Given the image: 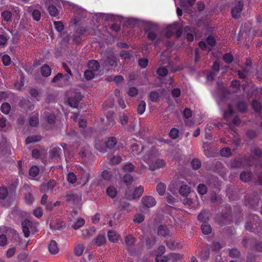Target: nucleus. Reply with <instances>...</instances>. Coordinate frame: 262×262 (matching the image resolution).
I'll use <instances>...</instances> for the list:
<instances>
[{"mask_svg":"<svg viewBox=\"0 0 262 262\" xmlns=\"http://www.w3.org/2000/svg\"><path fill=\"white\" fill-rule=\"evenodd\" d=\"M144 191V187L142 186H139L136 188L132 194L133 199H138L142 195Z\"/></svg>","mask_w":262,"mask_h":262,"instance_id":"27","label":"nucleus"},{"mask_svg":"<svg viewBox=\"0 0 262 262\" xmlns=\"http://www.w3.org/2000/svg\"><path fill=\"white\" fill-rule=\"evenodd\" d=\"M84 77L87 80H90L95 77V72L88 69L84 73Z\"/></svg>","mask_w":262,"mask_h":262,"instance_id":"52","label":"nucleus"},{"mask_svg":"<svg viewBox=\"0 0 262 262\" xmlns=\"http://www.w3.org/2000/svg\"><path fill=\"white\" fill-rule=\"evenodd\" d=\"M251 152L257 158H260L262 156V150L257 147H255L251 149Z\"/></svg>","mask_w":262,"mask_h":262,"instance_id":"51","label":"nucleus"},{"mask_svg":"<svg viewBox=\"0 0 262 262\" xmlns=\"http://www.w3.org/2000/svg\"><path fill=\"white\" fill-rule=\"evenodd\" d=\"M149 98L151 101L156 102L159 100V95L156 91H151L149 94Z\"/></svg>","mask_w":262,"mask_h":262,"instance_id":"36","label":"nucleus"},{"mask_svg":"<svg viewBox=\"0 0 262 262\" xmlns=\"http://www.w3.org/2000/svg\"><path fill=\"white\" fill-rule=\"evenodd\" d=\"M67 180L69 183L73 184L76 182V176L74 173L72 172H69L67 176Z\"/></svg>","mask_w":262,"mask_h":262,"instance_id":"57","label":"nucleus"},{"mask_svg":"<svg viewBox=\"0 0 262 262\" xmlns=\"http://www.w3.org/2000/svg\"><path fill=\"white\" fill-rule=\"evenodd\" d=\"M101 176L104 180L110 181L112 179L113 175L111 171L105 170L102 172Z\"/></svg>","mask_w":262,"mask_h":262,"instance_id":"60","label":"nucleus"},{"mask_svg":"<svg viewBox=\"0 0 262 262\" xmlns=\"http://www.w3.org/2000/svg\"><path fill=\"white\" fill-rule=\"evenodd\" d=\"M229 255L231 257L237 258L239 256L240 252L236 248H232L229 250Z\"/></svg>","mask_w":262,"mask_h":262,"instance_id":"53","label":"nucleus"},{"mask_svg":"<svg viewBox=\"0 0 262 262\" xmlns=\"http://www.w3.org/2000/svg\"><path fill=\"white\" fill-rule=\"evenodd\" d=\"M105 242V237L103 235H99L95 239V243L98 246L103 245Z\"/></svg>","mask_w":262,"mask_h":262,"instance_id":"50","label":"nucleus"},{"mask_svg":"<svg viewBox=\"0 0 262 262\" xmlns=\"http://www.w3.org/2000/svg\"><path fill=\"white\" fill-rule=\"evenodd\" d=\"M210 255V251L209 249H205L201 251L200 257L201 259L202 260H207Z\"/></svg>","mask_w":262,"mask_h":262,"instance_id":"63","label":"nucleus"},{"mask_svg":"<svg viewBox=\"0 0 262 262\" xmlns=\"http://www.w3.org/2000/svg\"><path fill=\"white\" fill-rule=\"evenodd\" d=\"M55 29L58 32H61L64 29V26L61 21H54L53 23Z\"/></svg>","mask_w":262,"mask_h":262,"instance_id":"61","label":"nucleus"},{"mask_svg":"<svg viewBox=\"0 0 262 262\" xmlns=\"http://www.w3.org/2000/svg\"><path fill=\"white\" fill-rule=\"evenodd\" d=\"M48 11L50 15L55 17L58 15L59 11L56 7L53 5H50L48 7Z\"/></svg>","mask_w":262,"mask_h":262,"instance_id":"32","label":"nucleus"},{"mask_svg":"<svg viewBox=\"0 0 262 262\" xmlns=\"http://www.w3.org/2000/svg\"><path fill=\"white\" fill-rule=\"evenodd\" d=\"M174 33V27L172 26L168 27L165 31V36L167 38L171 37Z\"/></svg>","mask_w":262,"mask_h":262,"instance_id":"56","label":"nucleus"},{"mask_svg":"<svg viewBox=\"0 0 262 262\" xmlns=\"http://www.w3.org/2000/svg\"><path fill=\"white\" fill-rule=\"evenodd\" d=\"M66 198L67 202L76 204L81 199V196L77 192L70 191L66 195Z\"/></svg>","mask_w":262,"mask_h":262,"instance_id":"7","label":"nucleus"},{"mask_svg":"<svg viewBox=\"0 0 262 262\" xmlns=\"http://www.w3.org/2000/svg\"><path fill=\"white\" fill-rule=\"evenodd\" d=\"M234 114V111L232 108V106L231 104H228L227 110L225 111L224 113V118L225 119H228V118L232 116Z\"/></svg>","mask_w":262,"mask_h":262,"instance_id":"40","label":"nucleus"},{"mask_svg":"<svg viewBox=\"0 0 262 262\" xmlns=\"http://www.w3.org/2000/svg\"><path fill=\"white\" fill-rule=\"evenodd\" d=\"M2 18L6 22H9L12 20V13L9 10H5L1 13Z\"/></svg>","mask_w":262,"mask_h":262,"instance_id":"25","label":"nucleus"},{"mask_svg":"<svg viewBox=\"0 0 262 262\" xmlns=\"http://www.w3.org/2000/svg\"><path fill=\"white\" fill-rule=\"evenodd\" d=\"M191 165L193 169L198 170L201 166V162L198 159L194 158L191 161Z\"/></svg>","mask_w":262,"mask_h":262,"instance_id":"43","label":"nucleus"},{"mask_svg":"<svg viewBox=\"0 0 262 262\" xmlns=\"http://www.w3.org/2000/svg\"><path fill=\"white\" fill-rule=\"evenodd\" d=\"M244 160L247 162L248 166H251L253 165H254L255 167H258L260 166L262 167V160L258 159L256 160L255 158L252 156H245Z\"/></svg>","mask_w":262,"mask_h":262,"instance_id":"8","label":"nucleus"},{"mask_svg":"<svg viewBox=\"0 0 262 262\" xmlns=\"http://www.w3.org/2000/svg\"><path fill=\"white\" fill-rule=\"evenodd\" d=\"M118 209L120 211L126 210L128 212L130 210L129 204L125 202H122Z\"/></svg>","mask_w":262,"mask_h":262,"instance_id":"55","label":"nucleus"},{"mask_svg":"<svg viewBox=\"0 0 262 262\" xmlns=\"http://www.w3.org/2000/svg\"><path fill=\"white\" fill-rule=\"evenodd\" d=\"M223 59L226 63L230 64L233 61V56L231 53H227L223 55Z\"/></svg>","mask_w":262,"mask_h":262,"instance_id":"47","label":"nucleus"},{"mask_svg":"<svg viewBox=\"0 0 262 262\" xmlns=\"http://www.w3.org/2000/svg\"><path fill=\"white\" fill-rule=\"evenodd\" d=\"M78 176L80 177V181L82 183V185H85L90 179V174L87 172L83 168L80 167L77 169Z\"/></svg>","mask_w":262,"mask_h":262,"instance_id":"9","label":"nucleus"},{"mask_svg":"<svg viewBox=\"0 0 262 262\" xmlns=\"http://www.w3.org/2000/svg\"><path fill=\"white\" fill-rule=\"evenodd\" d=\"M236 108L239 112L244 114L247 111L248 106L244 101H239L237 103Z\"/></svg>","mask_w":262,"mask_h":262,"instance_id":"24","label":"nucleus"},{"mask_svg":"<svg viewBox=\"0 0 262 262\" xmlns=\"http://www.w3.org/2000/svg\"><path fill=\"white\" fill-rule=\"evenodd\" d=\"M85 223V221L82 218H79L77 222L72 225V228L77 230L81 227Z\"/></svg>","mask_w":262,"mask_h":262,"instance_id":"44","label":"nucleus"},{"mask_svg":"<svg viewBox=\"0 0 262 262\" xmlns=\"http://www.w3.org/2000/svg\"><path fill=\"white\" fill-rule=\"evenodd\" d=\"M251 107L254 111L257 113H261L262 111L261 103L256 99H254L251 103Z\"/></svg>","mask_w":262,"mask_h":262,"instance_id":"21","label":"nucleus"},{"mask_svg":"<svg viewBox=\"0 0 262 262\" xmlns=\"http://www.w3.org/2000/svg\"><path fill=\"white\" fill-rule=\"evenodd\" d=\"M87 29L83 27L77 28L73 33L72 37V42L74 44H79L82 40V35L87 32Z\"/></svg>","mask_w":262,"mask_h":262,"instance_id":"2","label":"nucleus"},{"mask_svg":"<svg viewBox=\"0 0 262 262\" xmlns=\"http://www.w3.org/2000/svg\"><path fill=\"white\" fill-rule=\"evenodd\" d=\"M169 137L172 139H176L179 137V130L175 127L172 128L169 133Z\"/></svg>","mask_w":262,"mask_h":262,"instance_id":"42","label":"nucleus"},{"mask_svg":"<svg viewBox=\"0 0 262 262\" xmlns=\"http://www.w3.org/2000/svg\"><path fill=\"white\" fill-rule=\"evenodd\" d=\"M117 140L116 137H108L105 140L104 144L106 148L108 149H112L117 144Z\"/></svg>","mask_w":262,"mask_h":262,"instance_id":"18","label":"nucleus"},{"mask_svg":"<svg viewBox=\"0 0 262 262\" xmlns=\"http://www.w3.org/2000/svg\"><path fill=\"white\" fill-rule=\"evenodd\" d=\"M39 172V168L36 166H32L29 169V175L32 177H36Z\"/></svg>","mask_w":262,"mask_h":262,"instance_id":"48","label":"nucleus"},{"mask_svg":"<svg viewBox=\"0 0 262 262\" xmlns=\"http://www.w3.org/2000/svg\"><path fill=\"white\" fill-rule=\"evenodd\" d=\"M133 181V177L129 174H125L123 177V182L127 186L130 185Z\"/></svg>","mask_w":262,"mask_h":262,"instance_id":"45","label":"nucleus"},{"mask_svg":"<svg viewBox=\"0 0 262 262\" xmlns=\"http://www.w3.org/2000/svg\"><path fill=\"white\" fill-rule=\"evenodd\" d=\"M169 261L175 262L181 260L183 257V254L178 253H170L167 255Z\"/></svg>","mask_w":262,"mask_h":262,"instance_id":"17","label":"nucleus"},{"mask_svg":"<svg viewBox=\"0 0 262 262\" xmlns=\"http://www.w3.org/2000/svg\"><path fill=\"white\" fill-rule=\"evenodd\" d=\"M157 73L159 76L164 77L167 75L168 70L165 67H160L157 69Z\"/></svg>","mask_w":262,"mask_h":262,"instance_id":"54","label":"nucleus"},{"mask_svg":"<svg viewBox=\"0 0 262 262\" xmlns=\"http://www.w3.org/2000/svg\"><path fill=\"white\" fill-rule=\"evenodd\" d=\"M166 185L163 183H159L156 187V191L158 194L162 196L163 195L165 192Z\"/></svg>","mask_w":262,"mask_h":262,"instance_id":"30","label":"nucleus"},{"mask_svg":"<svg viewBox=\"0 0 262 262\" xmlns=\"http://www.w3.org/2000/svg\"><path fill=\"white\" fill-rule=\"evenodd\" d=\"M206 43L211 47H214L216 45V40L212 35H209L206 38Z\"/></svg>","mask_w":262,"mask_h":262,"instance_id":"64","label":"nucleus"},{"mask_svg":"<svg viewBox=\"0 0 262 262\" xmlns=\"http://www.w3.org/2000/svg\"><path fill=\"white\" fill-rule=\"evenodd\" d=\"M38 115L37 116H33L30 118L29 124L32 126H36L39 122V119L38 117Z\"/></svg>","mask_w":262,"mask_h":262,"instance_id":"58","label":"nucleus"},{"mask_svg":"<svg viewBox=\"0 0 262 262\" xmlns=\"http://www.w3.org/2000/svg\"><path fill=\"white\" fill-rule=\"evenodd\" d=\"M127 94L130 97H135L137 95L138 93V90L134 87H130L127 92Z\"/></svg>","mask_w":262,"mask_h":262,"instance_id":"62","label":"nucleus"},{"mask_svg":"<svg viewBox=\"0 0 262 262\" xmlns=\"http://www.w3.org/2000/svg\"><path fill=\"white\" fill-rule=\"evenodd\" d=\"M106 193L110 197L114 198L117 194V191L115 187L110 186L106 189Z\"/></svg>","mask_w":262,"mask_h":262,"instance_id":"33","label":"nucleus"},{"mask_svg":"<svg viewBox=\"0 0 262 262\" xmlns=\"http://www.w3.org/2000/svg\"><path fill=\"white\" fill-rule=\"evenodd\" d=\"M40 72L43 77H48L51 75V69L47 64H44L40 68Z\"/></svg>","mask_w":262,"mask_h":262,"instance_id":"29","label":"nucleus"},{"mask_svg":"<svg viewBox=\"0 0 262 262\" xmlns=\"http://www.w3.org/2000/svg\"><path fill=\"white\" fill-rule=\"evenodd\" d=\"M56 182L54 180H50L47 184H43L41 186L42 191L48 192L52 191L53 189L56 186Z\"/></svg>","mask_w":262,"mask_h":262,"instance_id":"16","label":"nucleus"},{"mask_svg":"<svg viewBox=\"0 0 262 262\" xmlns=\"http://www.w3.org/2000/svg\"><path fill=\"white\" fill-rule=\"evenodd\" d=\"M244 2L239 1L231 9L232 16L234 18H237L240 17L241 12L243 9Z\"/></svg>","mask_w":262,"mask_h":262,"instance_id":"6","label":"nucleus"},{"mask_svg":"<svg viewBox=\"0 0 262 262\" xmlns=\"http://www.w3.org/2000/svg\"><path fill=\"white\" fill-rule=\"evenodd\" d=\"M108 238L112 242H116L120 237V235L113 230H109L107 233Z\"/></svg>","mask_w":262,"mask_h":262,"instance_id":"23","label":"nucleus"},{"mask_svg":"<svg viewBox=\"0 0 262 262\" xmlns=\"http://www.w3.org/2000/svg\"><path fill=\"white\" fill-rule=\"evenodd\" d=\"M158 234L160 236L164 237L170 236V231L167 226H159L158 228Z\"/></svg>","mask_w":262,"mask_h":262,"instance_id":"13","label":"nucleus"},{"mask_svg":"<svg viewBox=\"0 0 262 262\" xmlns=\"http://www.w3.org/2000/svg\"><path fill=\"white\" fill-rule=\"evenodd\" d=\"M11 110V106L8 102H4L2 104L1 110L2 112L6 115H8Z\"/></svg>","mask_w":262,"mask_h":262,"instance_id":"38","label":"nucleus"},{"mask_svg":"<svg viewBox=\"0 0 262 262\" xmlns=\"http://www.w3.org/2000/svg\"><path fill=\"white\" fill-rule=\"evenodd\" d=\"M190 191V187L186 184L182 185L179 189V193L183 196H187Z\"/></svg>","mask_w":262,"mask_h":262,"instance_id":"26","label":"nucleus"},{"mask_svg":"<svg viewBox=\"0 0 262 262\" xmlns=\"http://www.w3.org/2000/svg\"><path fill=\"white\" fill-rule=\"evenodd\" d=\"M209 211L202 210L198 216V220L202 223H207L209 220Z\"/></svg>","mask_w":262,"mask_h":262,"instance_id":"14","label":"nucleus"},{"mask_svg":"<svg viewBox=\"0 0 262 262\" xmlns=\"http://www.w3.org/2000/svg\"><path fill=\"white\" fill-rule=\"evenodd\" d=\"M69 81V77L68 75H63V74L58 73L52 79L53 83L59 82L58 85L59 86H63L68 84Z\"/></svg>","mask_w":262,"mask_h":262,"instance_id":"4","label":"nucleus"},{"mask_svg":"<svg viewBox=\"0 0 262 262\" xmlns=\"http://www.w3.org/2000/svg\"><path fill=\"white\" fill-rule=\"evenodd\" d=\"M197 191L201 195H204L207 192V186L203 184H200L197 187Z\"/></svg>","mask_w":262,"mask_h":262,"instance_id":"46","label":"nucleus"},{"mask_svg":"<svg viewBox=\"0 0 262 262\" xmlns=\"http://www.w3.org/2000/svg\"><path fill=\"white\" fill-rule=\"evenodd\" d=\"M21 226L24 236L28 237L30 236V228L32 226V223L28 220H25L21 222Z\"/></svg>","mask_w":262,"mask_h":262,"instance_id":"12","label":"nucleus"},{"mask_svg":"<svg viewBox=\"0 0 262 262\" xmlns=\"http://www.w3.org/2000/svg\"><path fill=\"white\" fill-rule=\"evenodd\" d=\"M165 161L161 159H157L155 162L149 165V168L150 170L154 171L156 169L163 168L165 166Z\"/></svg>","mask_w":262,"mask_h":262,"instance_id":"11","label":"nucleus"},{"mask_svg":"<svg viewBox=\"0 0 262 262\" xmlns=\"http://www.w3.org/2000/svg\"><path fill=\"white\" fill-rule=\"evenodd\" d=\"M159 27L157 25L155 24H149L146 27L145 30V33L147 34V38L150 40L154 41L157 37V35L154 31L158 30Z\"/></svg>","mask_w":262,"mask_h":262,"instance_id":"3","label":"nucleus"},{"mask_svg":"<svg viewBox=\"0 0 262 262\" xmlns=\"http://www.w3.org/2000/svg\"><path fill=\"white\" fill-rule=\"evenodd\" d=\"M45 120L48 124L53 125L55 123L56 116L54 114L50 113L49 112H45Z\"/></svg>","mask_w":262,"mask_h":262,"instance_id":"20","label":"nucleus"},{"mask_svg":"<svg viewBox=\"0 0 262 262\" xmlns=\"http://www.w3.org/2000/svg\"><path fill=\"white\" fill-rule=\"evenodd\" d=\"M81 98L82 96L80 92L75 93L68 98L69 105L72 107L77 108Z\"/></svg>","mask_w":262,"mask_h":262,"instance_id":"5","label":"nucleus"},{"mask_svg":"<svg viewBox=\"0 0 262 262\" xmlns=\"http://www.w3.org/2000/svg\"><path fill=\"white\" fill-rule=\"evenodd\" d=\"M101 64L103 67H116L117 57L111 54L104 53L100 60Z\"/></svg>","mask_w":262,"mask_h":262,"instance_id":"1","label":"nucleus"},{"mask_svg":"<svg viewBox=\"0 0 262 262\" xmlns=\"http://www.w3.org/2000/svg\"><path fill=\"white\" fill-rule=\"evenodd\" d=\"M220 154L222 157H229L231 156V150L229 147H224L220 150Z\"/></svg>","mask_w":262,"mask_h":262,"instance_id":"49","label":"nucleus"},{"mask_svg":"<svg viewBox=\"0 0 262 262\" xmlns=\"http://www.w3.org/2000/svg\"><path fill=\"white\" fill-rule=\"evenodd\" d=\"M135 242V238L132 235H128L125 237V243L127 246L133 245Z\"/></svg>","mask_w":262,"mask_h":262,"instance_id":"59","label":"nucleus"},{"mask_svg":"<svg viewBox=\"0 0 262 262\" xmlns=\"http://www.w3.org/2000/svg\"><path fill=\"white\" fill-rule=\"evenodd\" d=\"M61 151V149L59 147L53 148L50 152V157L52 158H58Z\"/></svg>","mask_w":262,"mask_h":262,"instance_id":"35","label":"nucleus"},{"mask_svg":"<svg viewBox=\"0 0 262 262\" xmlns=\"http://www.w3.org/2000/svg\"><path fill=\"white\" fill-rule=\"evenodd\" d=\"M84 250V247L82 244H78L75 247L74 253L77 256H81Z\"/></svg>","mask_w":262,"mask_h":262,"instance_id":"37","label":"nucleus"},{"mask_svg":"<svg viewBox=\"0 0 262 262\" xmlns=\"http://www.w3.org/2000/svg\"><path fill=\"white\" fill-rule=\"evenodd\" d=\"M201 230L203 233L206 235L209 234L212 231V228L208 222L207 223H202Z\"/></svg>","mask_w":262,"mask_h":262,"instance_id":"31","label":"nucleus"},{"mask_svg":"<svg viewBox=\"0 0 262 262\" xmlns=\"http://www.w3.org/2000/svg\"><path fill=\"white\" fill-rule=\"evenodd\" d=\"M41 139V137L40 136H32L28 137L26 140V144H29L32 142H36L39 141Z\"/></svg>","mask_w":262,"mask_h":262,"instance_id":"34","label":"nucleus"},{"mask_svg":"<svg viewBox=\"0 0 262 262\" xmlns=\"http://www.w3.org/2000/svg\"><path fill=\"white\" fill-rule=\"evenodd\" d=\"M87 67L89 70L96 72L99 69L100 63L97 60H91L88 62Z\"/></svg>","mask_w":262,"mask_h":262,"instance_id":"15","label":"nucleus"},{"mask_svg":"<svg viewBox=\"0 0 262 262\" xmlns=\"http://www.w3.org/2000/svg\"><path fill=\"white\" fill-rule=\"evenodd\" d=\"M49 252L51 254H56L59 251L57 244L54 240H51L50 243L48 245Z\"/></svg>","mask_w":262,"mask_h":262,"instance_id":"22","label":"nucleus"},{"mask_svg":"<svg viewBox=\"0 0 262 262\" xmlns=\"http://www.w3.org/2000/svg\"><path fill=\"white\" fill-rule=\"evenodd\" d=\"M166 246L170 250H175L180 248V244L176 243L175 241L172 240H168L165 242Z\"/></svg>","mask_w":262,"mask_h":262,"instance_id":"28","label":"nucleus"},{"mask_svg":"<svg viewBox=\"0 0 262 262\" xmlns=\"http://www.w3.org/2000/svg\"><path fill=\"white\" fill-rule=\"evenodd\" d=\"M141 202L144 207L148 208L152 207L156 204V200L151 196H145L142 198Z\"/></svg>","mask_w":262,"mask_h":262,"instance_id":"10","label":"nucleus"},{"mask_svg":"<svg viewBox=\"0 0 262 262\" xmlns=\"http://www.w3.org/2000/svg\"><path fill=\"white\" fill-rule=\"evenodd\" d=\"M253 173L250 171H244L240 174V179L244 182H248L253 177Z\"/></svg>","mask_w":262,"mask_h":262,"instance_id":"19","label":"nucleus"},{"mask_svg":"<svg viewBox=\"0 0 262 262\" xmlns=\"http://www.w3.org/2000/svg\"><path fill=\"white\" fill-rule=\"evenodd\" d=\"M146 108V103L144 101H140L137 108V113L139 115H142L145 112Z\"/></svg>","mask_w":262,"mask_h":262,"instance_id":"39","label":"nucleus"},{"mask_svg":"<svg viewBox=\"0 0 262 262\" xmlns=\"http://www.w3.org/2000/svg\"><path fill=\"white\" fill-rule=\"evenodd\" d=\"M230 166L232 168H241L244 165L241 160L234 159L230 162Z\"/></svg>","mask_w":262,"mask_h":262,"instance_id":"41","label":"nucleus"}]
</instances>
